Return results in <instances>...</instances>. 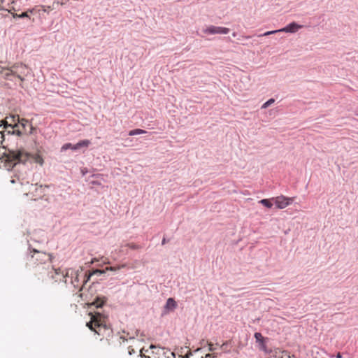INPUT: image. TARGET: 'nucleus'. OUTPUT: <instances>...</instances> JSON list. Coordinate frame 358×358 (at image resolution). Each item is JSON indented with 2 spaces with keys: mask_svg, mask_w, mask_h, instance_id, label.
Masks as SVG:
<instances>
[{
  "mask_svg": "<svg viewBox=\"0 0 358 358\" xmlns=\"http://www.w3.org/2000/svg\"><path fill=\"white\" fill-rule=\"evenodd\" d=\"M31 194L34 199H42L45 195V189L43 185H38L37 184L31 185Z\"/></svg>",
  "mask_w": 358,
  "mask_h": 358,
  "instance_id": "9",
  "label": "nucleus"
},
{
  "mask_svg": "<svg viewBox=\"0 0 358 358\" xmlns=\"http://www.w3.org/2000/svg\"><path fill=\"white\" fill-rule=\"evenodd\" d=\"M41 12H42V13H43V12H45V10H44V8H43V6H41L39 8H34V9L31 11V14H32L33 15H38V16L40 17V15H41Z\"/></svg>",
  "mask_w": 358,
  "mask_h": 358,
  "instance_id": "19",
  "label": "nucleus"
},
{
  "mask_svg": "<svg viewBox=\"0 0 358 358\" xmlns=\"http://www.w3.org/2000/svg\"><path fill=\"white\" fill-rule=\"evenodd\" d=\"M139 334L141 335V336H144V334H143V333H141V334H140L139 330H136V331H135V335H136V336H138Z\"/></svg>",
  "mask_w": 358,
  "mask_h": 358,
  "instance_id": "30",
  "label": "nucleus"
},
{
  "mask_svg": "<svg viewBox=\"0 0 358 358\" xmlns=\"http://www.w3.org/2000/svg\"><path fill=\"white\" fill-rule=\"evenodd\" d=\"M229 31V28L214 25H210L203 29V32L206 34H227Z\"/></svg>",
  "mask_w": 358,
  "mask_h": 358,
  "instance_id": "7",
  "label": "nucleus"
},
{
  "mask_svg": "<svg viewBox=\"0 0 358 358\" xmlns=\"http://www.w3.org/2000/svg\"><path fill=\"white\" fill-rule=\"evenodd\" d=\"M120 338L123 339L124 341L126 340L123 336H120Z\"/></svg>",
  "mask_w": 358,
  "mask_h": 358,
  "instance_id": "42",
  "label": "nucleus"
},
{
  "mask_svg": "<svg viewBox=\"0 0 358 358\" xmlns=\"http://www.w3.org/2000/svg\"><path fill=\"white\" fill-rule=\"evenodd\" d=\"M232 36H233L234 37H236V32H234V33L232 34Z\"/></svg>",
  "mask_w": 358,
  "mask_h": 358,
  "instance_id": "39",
  "label": "nucleus"
},
{
  "mask_svg": "<svg viewBox=\"0 0 358 358\" xmlns=\"http://www.w3.org/2000/svg\"><path fill=\"white\" fill-rule=\"evenodd\" d=\"M211 345H210V348H209V350H210V351H213V348L211 347Z\"/></svg>",
  "mask_w": 358,
  "mask_h": 358,
  "instance_id": "38",
  "label": "nucleus"
},
{
  "mask_svg": "<svg viewBox=\"0 0 358 358\" xmlns=\"http://www.w3.org/2000/svg\"><path fill=\"white\" fill-rule=\"evenodd\" d=\"M52 270L53 271L49 272L48 273V275L51 274V278L54 279L55 282L63 281L66 284L68 283V280L69 278V269H68L65 273L64 271H62L59 268H52Z\"/></svg>",
  "mask_w": 358,
  "mask_h": 358,
  "instance_id": "5",
  "label": "nucleus"
},
{
  "mask_svg": "<svg viewBox=\"0 0 358 358\" xmlns=\"http://www.w3.org/2000/svg\"><path fill=\"white\" fill-rule=\"evenodd\" d=\"M208 357H210V355H209V354L206 355V358H207Z\"/></svg>",
  "mask_w": 358,
  "mask_h": 358,
  "instance_id": "41",
  "label": "nucleus"
},
{
  "mask_svg": "<svg viewBox=\"0 0 358 358\" xmlns=\"http://www.w3.org/2000/svg\"><path fill=\"white\" fill-rule=\"evenodd\" d=\"M4 0H0V11L1 10H8V9L4 6Z\"/></svg>",
  "mask_w": 358,
  "mask_h": 358,
  "instance_id": "25",
  "label": "nucleus"
},
{
  "mask_svg": "<svg viewBox=\"0 0 358 358\" xmlns=\"http://www.w3.org/2000/svg\"><path fill=\"white\" fill-rule=\"evenodd\" d=\"M133 338H134V336L130 337V339H133Z\"/></svg>",
  "mask_w": 358,
  "mask_h": 358,
  "instance_id": "43",
  "label": "nucleus"
},
{
  "mask_svg": "<svg viewBox=\"0 0 358 358\" xmlns=\"http://www.w3.org/2000/svg\"><path fill=\"white\" fill-rule=\"evenodd\" d=\"M50 259L52 260V255L49 254Z\"/></svg>",
  "mask_w": 358,
  "mask_h": 358,
  "instance_id": "40",
  "label": "nucleus"
},
{
  "mask_svg": "<svg viewBox=\"0 0 358 358\" xmlns=\"http://www.w3.org/2000/svg\"><path fill=\"white\" fill-rule=\"evenodd\" d=\"M92 315L91 320L87 322V327L98 335L110 336L112 330L106 324V316L101 313H96Z\"/></svg>",
  "mask_w": 358,
  "mask_h": 358,
  "instance_id": "2",
  "label": "nucleus"
},
{
  "mask_svg": "<svg viewBox=\"0 0 358 358\" xmlns=\"http://www.w3.org/2000/svg\"><path fill=\"white\" fill-rule=\"evenodd\" d=\"M166 242H167V241H166V238H164L162 239V245H164V244H166Z\"/></svg>",
  "mask_w": 358,
  "mask_h": 358,
  "instance_id": "32",
  "label": "nucleus"
},
{
  "mask_svg": "<svg viewBox=\"0 0 358 358\" xmlns=\"http://www.w3.org/2000/svg\"><path fill=\"white\" fill-rule=\"evenodd\" d=\"M79 278L80 275L78 271L69 269V279H70V283L72 284L74 287H78L79 286Z\"/></svg>",
  "mask_w": 358,
  "mask_h": 358,
  "instance_id": "14",
  "label": "nucleus"
},
{
  "mask_svg": "<svg viewBox=\"0 0 358 358\" xmlns=\"http://www.w3.org/2000/svg\"><path fill=\"white\" fill-rule=\"evenodd\" d=\"M336 358H342V355L341 353H338L336 355Z\"/></svg>",
  "mask_w": 358,
  "mask_h": 358,
  "instance_id": "35",
  "label": "nucleus"
},
{
  "mask_svg": "<svg viewBox=\"0 0 358 358\" xmlns=\"http://www.w3.org/2000/svg\"><path fill=\"white\" fill-rule=\"evenodd\" d=\"M30 73L29 69L22 64L13 65L10 69L6 70L4 76L7 79L13 80L10 77H16L20 81H23L24 78Z\"/></svg>",
  "mask_w": 358,
  "mask_h": 358,
  "instance_id": "3",
  "label": "nucleus"
},
{
  "mask_svg": "<svg viewBox=\"0 0 358 358\" xmlns=\"http://www.w3.org/2000/svg\"><path fill=\"white\" fill-rule=\"evenodd\" d=\"M15 131H17L18 134H20L21 132L19 131L18 129H15V131H13V133H15Z\"/></svg>",
  "mask_w": 358,
  "mask_h": 358,
  "instance_id": "36",
  "label": "nucleus"
},
{
  "mask_svg": "<svg viewBox=\"0 0 358 358\" xmlns=\"http://www.w3.org/2000/svg\"><path fill=\"white\" fill-rule=\"evenodd\" d=\"M19 182H20V179L17 177H14V178H11L8 181V185H13V184H16V183H19Z\"/></svg>",
  "mask_w": 358,
  "mask_h": 358,
  "instance_id": "23",
  "label": "nucleus"
},
{
  "mask_svg": "<svg viewBox=\"0 0 358 358\" xmlns=\"http://www.w3.org/2000/svg\"><path fill=\"white\" fill-rule=\"evenodd\" d=\"M106 271L105 270H99V269H96L93 271V273H90V274H87V273H85L83 275V283H86L90 278V277L93 275V274H96V275H101V274H103L105 273Z\"/></svg>",
  "mask_w": 358,
  "mask_h": 358,
  "instance_id": "15",
  "label": "nucleus"
},
{
  "mask_svg": "<svg viewBox=\"0 0 358 358\" xmlns=\"http://www.w3.org/2000/svg\"><path fill=\"white\" fill-rule=\"evenodd\" d=\"M274 102H275V99L271 98V99H268L267 101H266L264 103H263L261 108L265 109V108H268V106H270L271 104H273Z\"/></svg>",
  "mask_w": 358,
  "mask_h": 358,
  "instance_id": "20",
  "label": "nucleus"
},
{
  "mask_svg": "<svg viewBox=\"0 0 358 358\" xmlns=\"http://www.w3.org/2000/svg\"><path fill=\"white\" fill-rule=\"evenodd\" d=\"M272 200H275V203L278 208L282 209L289 206L292 202L293 199L280 196L276 198H272Z\"/></svg>",
  "mask_w": 358,
  "mask_h": 358,
  "instance_id": "8",
  "label": "nucleus"
},
{
  "mask_svg": "<svg viewBox=\"0 0 358 358\" xmlns=\"http://www.w3.org/2000/svg\"><path fill=\"white\" fill-rule=\"evenodd\" d=\"M16 16H17L18 17H27L28 15H27V13L24 12V13H22L20 15H16Z\"/></svg>",
  "mask_w": 358,
  "mask_h": 358,
  "instance_id": "27",
  "label": "nucleus"
},
{
  "mask_svg": "<svg viewBox=\"0 0 358 358\" xmlns=\"http://www.w3.org/2000/svg\"><path fill=\"white\" fill-rule=\"evenodd\" d=\"M259 203L268 208H271L273 206V203L271 202V199H263L260 200Z\"/></svg>",
  "mask_w": 358,
  "mask_h": 358,
  "instance_id": "18",
  "label": "nucleus"
},
{
  "mask_svg": "<svg viewBox=\"0 0 358 358\" xmlns=\"http://www.w3.org/2000/svg\"><path fill=\"white\" fill-rule=\"evenodd\" d=\"M134 353H135L134 350L133 348H129L128 354H129V355H133V354H134Z\"/></svg>",
  "mask_w": 358,
  "mask_h": 358,
  "instance_id": "28",
  "label": "nucleus"
},
{
  "mask_svg": "<svg viewBox=\"0 0 358 358\" xmlns=\"http://www.w3.org/2000/svg\"><path fill=\"white\" fill-rule=\"evenodd\" d=\"M177 307V303L173 298H169L164 306L162 316L167 315L169 312L173 311Z\"/></svg>",
  "mask_w": 358,
  "mask_h": 358,
  "instance_id": "10",
  "label": "nucleus"
},
{
  "mask_svg": "<svg viewBox=\"0 0 358 358\" xmlns=\"http://www.w3.org/2000/svg\"><path fill=\"white\" fill-rule=\"evenodd\" d=\"M147 133V131L141 129H135L133 130L129 131V136H135V135H140L143 134Z\"/></svg>",
  "mask_w": 358,
  "mask_h": 358,
  "instance_id": "17",
  "label": "nucleus"
},
{
  "mask_svg": "<svg viewBox=\"0 0 358 358\" xmlns=\"http://www.w3.org/2000/svg\"><path fill=\"white\" fill-rule=\"evenodd\" d=\"M143 351H144V352H148V350H145L144 348H142V349L141 350V354H143Z\"/></svg>",
  "mask_w": 358,
  "mask_h": 358,
  "instance_id": "34",
  "label": "nucleus"
},
{
  "mask_svg": "<svg viewBox=\"0 0 358 358\" xmlns=\"http://www.w3.org/2000/svg\"><path fill=\"white\" fill-rule=\"evenodd\" d=\"M120 266H119V267H117V268L110 266V267H107V268H106V271H116V270L120 269Z\"/></svg>",
  "mask_w": 358,
  "mask_h": 358,
  "instance_id": "26",
  "label": "nucleus"
},
{
  "mask_svg": "<svg viewBox=\"0 0 358 358\" xmlns=\"http://www.w3.org/2000/svg\"><path fill=\"white\" fill-rule=\"evenodd\" d=\"M25 123H27V121L23 119L20 120L18 115H10L9 117H6L3 121V127L6 129L8 127L12 129H16L18 128L20 125L24 127Z\"/></svg>",
  "mask_w": 358,
  "mask_h": 358,
  "instance_id": "4",
  "label": "nucleus"
},
{
  "mask_svg": "<svg viewBox=\"0 0 358 358\" xmlns=\"http://www.w3.org/2000/svg\"><path fill=\"white\" fill-rule=\"evenodd\" d=\"M242 38H249L250 36H241Z\"/></svg>",
  "mask_w": 358,
  "mask_h": 358,
  "instance_id": "37",
  "label": "nucleus"
},
{
  "mask_svg": "<svg viewBox=\"0 0 358 358\" xmlns=\"http://www.w3.org/2000/svg\"><path fill=\"white\" fill-rule=\"evenodd\" d=\"M191 355H192V353L189 352V353L185 355L184 356H181V358H189Z\"/></svg>",
  "mask_w": 358,
  "mask_h": 358,
  "instance_id": "29",
  "label": "nucleus"
},
{
  "mask_svg": "<svg viewBox=\"0 0 358 358\" xmlns=\"http://www.w3.org/2000/svg\"><path fill=\"white\" fill-rule=\"evenodd\" d=\"M140 356L142 357V358H150L149 356H146L145 355H143V354H140Z\"/></svg>",
  "mask_w": 358,
  "mask_h": 358,
  "instance_id": "33",
  "label": "nucleus"
},
{
  "mask_svg": "<svg viewBox=\"0 0 358 358\" xmlns=\"http://www.w3.org/2000/svg\"><path fill=\"white\" fill-rule=\"evenodd\" d=\"M254 336L256 339V342L259 343V349L266 353H269L271 351L267 349V347L264 343L265 338L262 336V334L259 332H256L255 333Z\"/></svg>",
  "mask_w": 358,
  "mask_h": 358,
  "instance_id": "13",
  "label": "nucleus"
},
{
  "mask_svg": "<svg viewBox=\"0 0 358 358\" xmlns=\"http://www.w3.org/2000/svg\"><path fill=\"white\" fill-rule=\"evenodd\" d=\"M106 302V298L105 296H97L92 304L95 306L96 308H101Z\"/></svg>",
  "mask_w": 358,
  "mask_h": 358,
  "instance_id": "16",
  "label": "nucleus"
},
{
  "mask_svg": "<svg viewBox=\"0 0 358 358\" xmlns=\"http://www.w3.org/2000/svg\"><path fill=\"white\" fill-rule=\"evenodd\" d=\"M303 27L302 25H300L294 22L289 23L286 27L280 29V31L282 32H286V33H295L299 29H301Z\"/></svg>",
  "mask_w": 358,
  "mask_h": 358,
  "instance_id": "12",
  "label": "nucleus"
},
{
  "mask_svg": "<svg viewBox=\"0 0 358 358\" xmlns=\"http://www.w3.org/2000/svg\"><path fill=\"white\" fill-rule=\"evenodd\" d=\"M159 358H162V357H159Z\"/></svg>",
  "mask_w": 358,
  "mask_h": 358,
  "instance_id": "44",
  "label": "nucleus"
},
{
  "mask_svg": "<svg viewBox=\"0 0 358 358\" xmlns=\"http://www.w3.org/2000/svg\"><path fill=\"white\" fill-rule=\"evenodd\" d=\"M281 358H294V355H291L287 351L282 352V357Z\"/></svg>",
  "mask_w": 358,
  "mask_h": 358,
  "instance_id": "24",
  "label": "nucleus"
},
{
  "mask_svg": "<svg viewBox=\"0 0 358 358\" xmlns=\"http://www.w3.org/2000/svg\"><path fill=\"white\" fill-rule=\"evenodd\" d=\"M150 349H151V350H152V349L157 350L155 353L157 355H162V356L164 357L165 358H169L170 357H175V353L174 352H171L169 350H166V349L164 348H160L159 346H157L155 345H152V344L150 346Z\"/></svg>",
  "mask_w": 358,
  "mask_h": 358,
  "instance_id": "11",
  "label": "nucleus"
},
{
  "mask_svg": "<svg viewBox=\"0 0 358 358\" xmlns=\"http://www.w3.org/2000/svg\"><path fill=\"white\" fill-rule=\"evenodd\" d=\"M278 32H281L280 31V29H278V30H273V31H266L262 34H259L258 36L259 37H261V36H269V35H271V34H275V33H278Z\"/></svg>",
  "mask_w": 358,
  "mask_h": 358,
  "instance_id": "21",
  "label": "nucleus"
},
{
  "mask_svg": "<svg viewBox=\"0 0 358 358\" xmlns=\"http://www.w3.org/2000/svg\"><path fill=\"white\" fill-rule=\"evenodd\" d=\"M6 157V161L13 164V166L20 162L24 163L28 160L41 166L43 163L42 152L39 150L32 153H28L24 150H13L8 153Z\"/></svg>",
  "mask_w": 358,
  "mask_h": 358,
  "instance_id": "1",
  "label": "nucleus"
},
{
  "mask_svg": "<svg viewBox=\"0 0 358 358\" xmlns=\"http://www.w3.org/2000/svg\"><path fill=\"white\" fill-rule=\"evenodd\" d=\"M90 144V141L89 140H82L78 142L76 144H72L71 143H67L64 144L61 148V151H66L69 149L72 150L73 151H77L80 150L83 148H87Z\"/></svg>",
  "mask_w": 358,
  "mask_h": 358,
  "instance_id": "6",
  "label": "nucleus"
},
{
  "mask_svg": "<svg viewBox=\"0 0 358 358\" xmlns=\"http://www.w3.org/2000/svg\"><path fill=\"white\" fill-rule=\"evenodd\" d=\"M127 246L131 250H138L141 248V246L138 245H136L134 243H129L127 244Z\"/></svg>",
  "mask_w": 358,
  "mask_h": 358,
  "instance_id": "22",
  "label": "nucleus"
},
{
  "mask_svg": "<svg viewBox=\"0 0 358 358\" xmlns=\"http://www.w3.org/2000/svg\"><path fill=\"white\" fill-rule=\"evenodd\" d=\"M227 345V343H224L222 345H221V349L224 350V348H226V346Z\"/></svg>",
  "mask_w": 358,
  "mask_h": 358,
  "instance_id": "31",
  "label": "nucleus"
}]
</instances>
